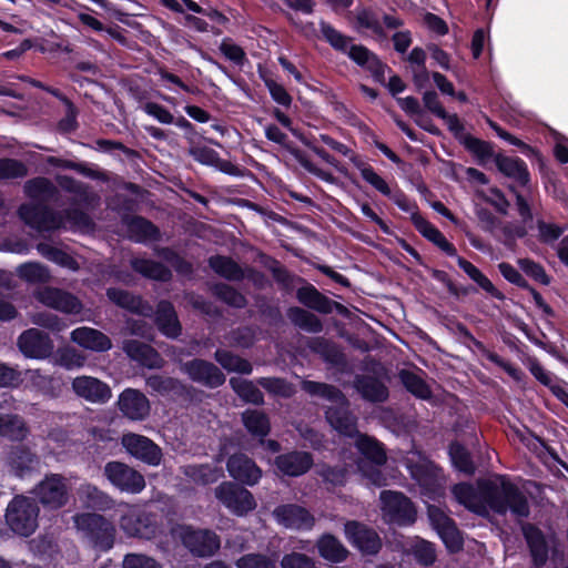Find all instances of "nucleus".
<instances>
[{"label": "nucleus", "instance_id": "obj_1", "mask_svg": "<svg viewBox=\"0 0 568 568\" xmlns=\"http://www.w3.org/2000/svg\"><path fill=\"white\" fill-rule=\"evenodd\" d=\"M452 493L455 499L467 509L484 515L488 509L504 515L510 511L518 518L529 515V505L524 493L505 476L480 481L478 487L470 484H457Z\"/></svg>", "mask_w": 568, "mask_h": 568}, {"label": "nucleus", "instance_id": "obj_2", "mask_svg": "<svg viewBox=\"0 0 568 568\" xmlns=\"http://www.w3.org/2000/svg\"><path fill=\"white\" fill-rule=\"evenodd\" d=\"M302 389L311 396H318L331 405L325 410L327 423L341 435L354 437L357 430V417L349 410V402L335 386L313 381H303Z\"/></svg>", "mask_w": 568, "mask_h": 568}, {"label": "nucleus", "instance_id": "obj_3", "mask_svg": "<svg viewBox=\"0 0 568 568\" xmlns=\"http://www.w3.org/2000/svg\"><path fill=\"white\" fill-rule=\"evenodd\" d=\"M19 215L26 224L38 231H54L67 227L87 231L93 226L90 216L78 209L54 212L42 203L21 205Z\"/></svg>", "mask_w": 568, "mask_h": 568}, {"label": "nucleus", "instance_id": "obj_4", "mask_svg": "<svg viewBox=\"0 0 568 568\" xmlns=\"http://www.w3.org/2000/svg\"><path fill=\"white\" fill-rule=\"evenodd\" d=\"M342 460L343 466H323L318 471L320 476L333 486H342L352 473L358 471L374 486L382 487L387 484L386 476L379 469L367 467L363 460L354 459L353 453L343 450Z\"/></svg>", "mask_w": 568, "mask_h": 568}, {"label": "nucleus", "instance_id": "obj_5", "mask_svg": "<svg viewBox=\"0 0 568 568\" xmlns=\"http://www.w3.org/2000/svg\"><path fill=\"white\" fill-rule=\"evenodd\" d=\"M79 532L97 549L110 550L115 540L116 529L112 521L97 513H81L73 516Z\"/></svg>", "mask_w": 568, "mask_h": 568}, {"label": "nucleus", "instance_id": "obj_6", "mask_svg": "<svg viewBox=\"0 0 568 568\" xmlns=\"http://www.w3.org/2000/svg\"><path fill=\"white\" fill-rule=\"evenodd\" d=\"M39 507L37 503L22 495L16 496L8 505L6 521L17 535L28 537L38 528Z\"/></svg>", "mask_w": 568, "mask_h": 568}, {"label": "nucleus", "instance_id": "obj_7", "mask_svg": "<svg viewBox=\"0 0 568 568\" xmlns=\"http://www.w3.org/2000/svg\"><path fill=\"white\" fill-rule=\"evenodd\" d=\"M116 513L120 515L119 526L128 537L151 539L158 532V526L152 515L136 505L119 503Z\"/></svg>", "mask_w": 568, "mask_h": 568}, {"label": "nucleus", "instance_id": "obj_8", "mask_svg": "<svg viewBox=\"0 0 568 568\" xmlns=\"http://www.w3.org/2000/svg\"><path fill=\"white\" fill-rule=\"evenodd\" d=\"M175 538L195 556L209 557L214 555L220 546V537L209 529H194L191 526H176L172 529Z\"/></svg>", "mask_w": 568, "mask_h": 568}, {"label": "nucleus", "instance_id": "obj_9", "mask_svg": "<svg viewBox=\"0 0 568 568\" xmlns=\"http://www.w3.org/2000/svg\"><path fill=\"white\" fill-rule=\"evenodd\" d=\"M214 495L216 499L233 515L245 516L256 508V501L253 494L246 488L232 483L224 481L220 484Z\"/></svg>", "mask_w": 568, "mask_h": 568}, {"label": "nucleus", "instance_id": "obj_10", "mask_svg": "<svg viewBox=\"0 0 568 568\" xmlns=\"http://www.w3.org/2000/svg\"><path fill=\"white\" fill-rule=\"evenodd\" d=\"M34 496L51 509L63 507L69 500L68 480L60 474L47 475L34 488Z\"/></svg>", "mask_w": 568, "mask_h": 568}, {"label": "nucleus", "instance_id": "obj_11", "mask_svg": "<svg viewBox=\"0 0 568 568\" xmlns=\"http://www.w3.org/2000/svg\"><path fill=\"white\" fill-rule=\"evenodd\" d=\"M384 517L389 523L408 525L415 521L416 511L412 501L402 493L383 490L379 496Z\"/></svg>", "mask_w": 568, "mask_h": 568}, {"label": "nucleus", "instance_id": "obj_12", "mask_svg": "<svg viewBox=\"0 0 568 568\" xmlns=\"http://www.w3.org/2000/svg\"><path fill=\"white\" fill-rule=\"evenodd\" d=\"M33 296L44 306L64 314L75 315L83 308L81 301L75 295L57 287H38L33 292Z\"/></svg>", "mask_w": 568, "mask_h": 568}, {"label": "nucleus", "instance_id": "obj_13", "mask_svg": "<svg viewBox=\"0 0 568 568\" xmlns=\"http://www.w3.org/2000/svg\"><path fill=\"white\" fill-rule=\"evenodd\" d=\"M104 475L110 483L121 491L139 494L145 487L144 477L120 462H110L104 466Z\"/></svg>", "mask_w": 568, "mask_h": 568}, {"label": "nucleus", "instance_id": "obj_14", "mask_svg": "<svg viewBox=\"0 0 568 568\" xmlns=\"http://www.w3.org/2000/svg\"><path fill=\"white\" fill-rule=\"evenodd\" d=\"M71 388L78 397L91 404H105L112 397L111 387L92 376L82 375L73 378Z\"/></svg>", "mask_w": 568, "mask_h": 568}, {"label": "nucleus", "instance_id": "obj_15", "mask_svg": "<svg viewBox=\"0 0 568 568\" xmlns=\"http://www.w3.org/2000/svg\"><path fill=\"white\" fill-rule=\"evenodd\" d=\"M181 371L193 382L210 388H216L225 382L224 374L213 363L204 359H192L181 365Z\"/></svg>", "mask_w": 568, "mask_h": 568}, {"label": "nucleus", "instance_id": "obj_16", "mask_svg": "<svg viewBox=\"0 0 568 568\" xmlns=\"http://www.w3.org/2000/svg\"><path fill=\"white\" fill-rule=\"evenodd\" d=\"M126 452L149 465L158 466L161 463L160 447L145 436L129 433L121 440Z\"/></svg>", "mask_w": 568, "mask_h": 568}, {"label": "nucleus", "instance_id": "obj_17", "mask_svg": "<svg viewBox=\"0 0 568 568\" xmlns=\"http://www.w3.org/2000/svg\"><path fill=\"white\" fill-rule=\"evenodd\" d=\"M18 347L26 357L43 359L52 353L53 343L42 331L29 328L19 336Z\"/></svg>", "mask_w": 568, "mask_h": 568}, {"label": "nucleus", "instance_id": "obj_18", "mask_svg": "<svg viewBox=\"0 0 568 568\" xmlns=\"http://www.w3.org/2000/svg\"><path fill=\"white\" fill-rule=\"evenodd\" d=\"M118 408L131 420H144L151 410L149 398L139 389L125 388L118 398Z\"/></svg>", "mask_w": 568, "mask_h": 568}, {"label": "nucleus", "instance_id": "obj_19", "mask_svg": "<svg viewBox=\"0 0 568 568\" xmlns=\"http://www.w3.org/2000/svg\"><path fill=\"white\" fill-rule=\"evenodd\" d=\"M39 465V456L23 445L11 447L6 456V466L8 470L20 478L38 470Z\"/></svg>", "mask_w": 568, "mask_h": 568}, {"label": "nucleus", "instance_id": "obj_20", "mask_svg": "<svg viewBox=\"0 0 568 568\" xmlns=\"http://www.w3.org/2000/svg\"><path fill=\"white\" fill-rule=\"evenodd\" d=\"M345 535L347 540L363 554L374 555L381 549L382 542L376 531L363 524L357 521L346 523Z\"/></svg>", "mask_w": 568, "mask_h": 568}, {"label": "nucleus", "instance_id": "obj_21", "mask_svg": "<svg viewBox=\"0 0 568 568\" xmlns=\"http://www.w3.org/2000/svg\"><path fill=\"white\" fill-rule=\"evenodd\" d=\"M226 467L232 478L247 486L256 485L263 474L255 462L245 454L232 455L227 460Z\"/></svg>", "mask_w": 568, "mask_h": 568}, {"label": "nucleus", "instance_id": "obj_22", "mask_svg": "<svg viewBox=\"0 0 568 568\" xmlns=\"http://www.w3.org/2000/svg\"><path fill=\"white\" fill-rule=\"evenodd\" d=\"M274 517L277 523L291 529H310L314 525V517L297 505H282L275 508Z\"/></svg>", "mask_w": 568, "mask_h": 568}, {"label": "nucleus", "instance_id": "obj_23", "mask_svg": "<svg viewBox=\"0 0 568 568\" xmlns=\"http://www.w3.org/2000/svg\"><path fill=\"white\" fill-rule=\"evenodd\" d=\"M313 463L312 455L306 452H290L275 458L277 470L291 477L304 475L313 466Z\"/></svg>", "mask_w": 568, "mask_h": 568}, {"label": "nucleus", "instance_id": "obj_24", "mask_svg": "<svg viewBox=\"0 0 568 568\" xmlns=\"http://www.w3.org/2000/svg\"><path fill=\"white\" fill-rule=\"evenodd\" d=\"M355 437V447L362 455V458L354 457V459L363 460L367 467H374L376 469H378V466H382L386 463V452L378 440H376L374 437L361 433H358Z\"/></svg>", "mask_w": 568, "mask_h": 568}, {"label": "nucleus", "instance_id": "obj_25", "mask_svg": "<svg viewBox=\"0 0 568 568\" xmlns=\"http://www.w3.org/2000/svg\"><path fill=\"white\" fill-rule=\"evenodd\" d=\"M78 497L83 507L98 511H108L118 505L111 496L89 483L80 485Z\"/></svg>", "mask_w": 568, "mask_h": 568}, {"label": "nucleus", "instance_id": "obj_26", "mask_svg": "<svg viewBox=\"0 0 568 568\" xmlns=\"http://www.w3.org/2000/svg\"><path fill=\"white\" fill-rule=\"evenodd\" d=\"M70 337L73 343L93 352H106L112 347L111 339L92 327H78L71 332Z\"/></svg>", "mask_w": 568, "mask_h": 568}, {"label": "nucleus", "instance_id": "obj_27", "mask_svg": "<svg viewBox=\"0 0 568 568\" xmlns=\"http://www.w3.org/2000/svg\"><path fill=\"white\" fill-rule=\"evenodd\" d=\"M123 349L130 358L145 367L160 368L163 365V358L160 354L145 343L135 339L126 341Z\"/></svg>", "mask_w": 568, "mask_h": 568}, {"label": "nucleus", "instance_id": "obj_28", "mask_svg": "<svg viewBox=\"0 0 568 568\" xmlns=\"http://www.w3.org/2000/svg\"><path fill=\"white\" fill-rule=\"evenodd\" d=\"M523 534L528 544L534 565L538 568L544 566L548 559V545L542 531L530 524H525Z\"/></svg>", "mask_w": 568, "mask_h": 568}, {"label": "nucleus", "instance_id": "obj_29", "mask_svg": "<svg viewBox=\"0 0 568 568\" xmlns=\"http://www.w3.org/2000/svg\"><path fill=\"white\" fill-rule=\"evenodd\" d=\"M181 471L190 481L202 486L213 484L223 476V468L212 464L185 465Z\"/></svg>", "mask_w": 568, "mask_h": 568}, {"label": "nucleus", "instance_id": "obj_30", "mask_svg": "<svg viewBox=\"0 0 568 568\" xmlns=\"http://www.w3.org/2000/svg\"><path fill=\"white\" fill-rule=\"evenodd\" d=\"M155 323L162 334L175 338L181 334V325L171 303L162 301L158 304Z\"/></svg>", "mask_w": 568, "mask_h": 568}, {"label": "nucleus", "instance_id": "obj_31", "mask_svg": "<svg viewBox=\"0 0 568 568\" xmlns=\"http://www.w3.org/2000/svg\"><path fill=\"white\" fill-rule=\"evenodd\" d=\"M345 53L358 65L369 70L375 77H384L386 65L366 47L351 43Z\"/></svg>", "mask_w": 568, "mask_h": 568}, {"label": "nucleus", "instance_id": "obj_32", "mask_svg": "<svg viewBox=\"0 0 568 568\" xmlns=\"http://www.w3.org/2000/svg\"><path fill=\"white\" fill-rule=\"evenodd\" d=\"M106 295L115 305L125 308L130 312L149 316L152 313V307L144 304L143 301L128 291L119 288H109Z\"/></svg>", "mask_w": 568, "mask_h": 568}, {"label": "nucleus", "instance_id": "obj_33", "mask_svg": "<svg viewBox=\"0 0 568 568\" xmlns=\"http://www.w3.org/2000/svg\"><path fill=\"white\" fill-rule=\"evenodd\" d=\"M495 162L503 174L517 181L523 186L528 185L529 172L526 163L521 159L497 155Z\"/></svg>", "mask_w": 568, "mask_h": 568}, {"label": "nucleus", "instance_id": "obj_34", "mask_svg": "<svg viewBox=\"0 0 568 568\" xmlns=\"http://www.w3.org/2000/svg\"><path fill=\"white\" fill-rule=\"evenodd\" d=\"M354 387L369 402H384L388 397L387 387L373 376H356Z\"/></svg>", "mask_w": 568, "mask_h": 568}, {"label": "nucleus", "instance_id": "obj_35", "mask_svg": "<svg viewBox=\"0 0 568 568\" xmlns=\"http://www.w3.org/2000/svg\"><path fill=\"white\" fill-rule=\"evenodd\" d=\"M124 222L129 236L135 242L143 243L159 240L160 232L150 221L141 216H133Z\"/></svg>", "mask_w": 568, "mask_h": 568}, {"label": "nucleus", "instance_id": "obj_36", "mask_svg": "<svg viewBox=\"0 0 568 568\" xmlns=\"http://www.w3.org/2000/svg\"><path fill=\"white\" fill-rule=\"evenodd\" d=\"M414 223L420 234H423L426 239H428L434 244H436L447 255H449V256L457 255V251H456L455 246L452 243H449L446 240V237L443 235V233L438 229H436L433 224H430L428 221L424 220L423 217H416L414 220Z\"/></svg>", "mask_w": 568, "mask_h": 568}, {"label": "nucleus", "instance_id": "obj_37", "mask_svg": "<svg viewBox=\"0 0 568 568\" xmlns=\"http://www.w3.org/2000/svg\"><path fill=\"white\" fill-rule=\"evenodd\" d=\"M298 301L320 313L328 314L333 310V301L321 294L314 286H304L297 291Z\"/></svg>", "mask_w": 568, "mask_h": 568}, {"label": "nucleus", "instance_id": "obj_38", "mask_svg": "<svg viewBox=\"0 0 568 568\" xmlns=\"http://www.w3.org/2000/svg\"><path fill=\"white\" fill-rule=\"evenodd\" d=\"M316 546L321 557L329 562H342L348 555V550L332 535H324Z\"/></svg>", "mask_w": 568, "mask_h": 568}, {"label": "nucleus", "instance_id": "obj_39", "mask_svg": "<svg viewBox=\"0 0 568 568\" xmlns=\"http://www.w3.org/2000/svg\"><path fill=\"white\" fill-rule=\"evenodd\" d=\"M131 266L143 276L155 281L166 282L172 276L171 271L163 264L148 258H133Z\"/></svg>", "mask_w": 568, "mask_h": 568}, {"label": "nucleus", "instance_id": "obj_40", "mask_svg": "<svg viewBox=\"0 0 568 568\" xmlns=\"http://www.w3.org/2000/svg\"><path fill=\"white\" fill-rule=\"evenodd\" d=\"M28 433V427L21 416L0 415V436L11 440H23Z\"/></svg>", "mask_w": 568, "mask_h": 568}, {"label": "nucleus", "instance_id": "obj_41", "mask_svg": "<svg viewBox=\"0 0 568 568\" xmlns=\"http://www.w3.org/2000/svg\"><path fill=\"white\" fill-rule=\"evenodd\" d=\"M242 420L247 432L253 436L263 438L270 433V419L262 410L247 409L242 414Z\"/></svg>", "mask_w": 568, "mask_h": 568}, {"label": "nucleus", "instance_id": "obj_42", "mask_svg": "<svg viewBox=\"0 0 568 568\" xmlns=\"http://www.w3.org/2000/svg\"><path fill=\"white\" fill-rule=\"evenodd\" d=\"M351 161L355 165L356 169L359 170L362 178L371 184L374 189L381 192L385 196L392 195V189L387 184V182L378 175L375 170L362 161L358 156H352Z\"/></svg>", "mask_w": 568, "mask_h": 568}, {"label": "nucleus", "instance_id": "obj_43", "mask_svg": "<svg viewBox=\"0 0 568 568\" xmlns=\"http://www.w3.org/2000/svg\"><path fill=\"white\" fill-rule=\"evenodd\" d=\"M209 265L217 275L226 280L239 281L243 277L242 268L230 257L221 255L211 256Z\"/></svg>", "mask_w": 568, "mask_h": 568}, {"label": "nucleus", "instance_id": "obj_44", "mask_svg": "<svg viewBox=\"0 0 568 568\" xmlns=\"http://www.w3.org/2000/svg\"><path fill=\"white\" fill-rule=\"evenodd\" d=\"M24 191L30 197L39 202H49L54 199L57 193V189L52 182L44 178L28 181L24 185Z\"/></svg>", "mask_w": 568, "mask_h": 568}, {"label": "nucleus", "instance_id": "obj_45", "mask_svg": "<svg viewBox=\"0 0 568 568\" xmlns=\"http://www.w3.org/2000/svg\"><path fill=\"white\" fill-rule=\"evenodd\" d=\"M215 359L227 372H236L240 374L252 373V365L248 361L229 351L217 349L215 352Z\"/></svg>", "mask_w": 568, "mask_h": 568}, {"label": "nucleus", "instance_id": "obj_46", "mask_svg": "<svg viewBox=\"0 0 568 568\" xmlns=\"http://www.w3.org/2000/svg\"><path fill=\"white\" fill-rule=\"evenodd\" d=\"M230 384L233 390L245 402L255 405L263 404L264 396L256 385L251 381L232 377Z\"/></svg>", "mask_w": 568, "mask_h": 568}, {"label": "nucleus", "instance_id": "obj_47", "mask_svg": "<svg viewBox=\"0 0 568 568\" xmlns=\"http://www.w3.org/2000/svg\"><path fill=\"white\" fill-rule=\"evenodd\" d=\"M145 383L151 392L160 395L181 394L184 390V385L172 377L151 375L146 378Z\"/></svg>", "mask_w": 568, "mask_h": 568}, {"label": "nucleus", "instance_id": "obj_48", "mask_svg": "<svg viewBox=\"0 0 568 568\" xmlns=\"http://www.w3.org/2000/svg\"><path fill=\"white\" fill-rule=\"evenodd\" d=\"M288 317L296 326L306 332L318 333L323 328V325L316 315L300 307L290 308Z\"/></svg>", "mask_w": 568, "mask_h": 568}, {"label": "nucleus", "instance_id": "obj_49", "mask_svg": "<svg viewBox=\"0 0 568 568\" xmlns=\"http://www.w3.org/2000/svg\"><path fill=\"white\" fill-rule=\"evenodd\" d=\"M20 278L32 284H43L50 281L48 268L36 262L24 263L18 267Z\"/></svg>", "mask_w": 568, "mask_h": 568}, {"label": "nucleus", "instance_id": "obj_50", "mask_svg": "<svg viewBox=\"0 0 568 568\" xmlns=\"http://www.w3.org/2000/svg\"><path fill=\"white\" fill-rule=\"evenodd\" d=\"M449 456L453 465L465 474L471 475L475 471L474 463L469 453L458 443L449 446Z\"/></svg>", "mask_w": 568, "mask_h": 568}, {"label": "nucleus", "instance_id": "obj_51", "mask_svg": "<svg viewBox=\"0 0 568 568\" xmlns=\"http://www.w3.org/2000/svg\"><path fill=\"white\" fill-rule=\"evenodd\" d=\"M37 250L43 257H45L59 265H62V266H65V267L72 268V270L77 268V262L68 253H65L57 247H53L47 243H39L37 245Z\"/></svg>", "mask_w": 568, "mask_h": 568}, {"label": "nucleus", "instance_id": "obj_52", "mask_svg": "<svg viewBox=\"0 0 568 568\" xmlns=\"http://www.w3.org/2000/svg\"><path fill=\"white\" fill-rule=\"evenodd\" d=\"M257 384L272 395L291 397L294 389L290 383L280 377H261Z\"/></svg>", "mask_w": 568, "mask_h": 568}, {"label": "nucleus", "instance_id": "obj_53", "mask_svg": "<svg viewBox=\"0 0 568 568\" xmlns=\"http://www.w3.org/2000/svg\"><path fill=\"white\" fill-rule=\"evenodd\" d=\"M400 379L407 390H409L415 396L426 399L430 396V390L426 383L416 374L403 371L400 372Z\"/></svg>", "mask_w": 568, "mask_h": 568}, {"label": "nucleus", "instance_id": "obj_54", "mask_svg": "<svg viewBox=\"0 0 568 568\" xmlns=\"http://www.w3.org/2000/svg\"><path fill=\"white\" fill-rule=\"evenodd\" d=\"M321 32L324 39L336 50L346 52L348 50V45L351 44V38L342 34L331 24L325 21H321Z\"/></svg>", "mask_w": 568, "mask_h": 568}, {"label": "nucleus", "instance_id": "obj_55", "mask_svg": "<svg viewBox=\"0 0 568 568\" xmlns=\"http://www.w3.org/2000/svg\"><path fill=\"white\" fill-rule=\"evenodd\" d=\"M31 322L34 325L44 327L51 332H61L68 327L67 323L61 317L50 312H39L32 314Z\"/></svg>", "mask_w": 568, "mask_h": 568}, {"label": "nucleus", "instance_id": "obj_56", "mask_svg": "<svg viewBox=\"0 0 568 568\" xmlns=\"http://www.w3.org/2000/svg\"><path fill=\"white\" fill-rule=\"evenodd\" d=\"M214 294L230 306L242 308L246 305L245 297L226 284H216L213 287Z\"/></svg>", "mask_w": 568, "mask_h": 568}, {"label": "nucleus", "instance_id": "obj_57", "mask_svg": "<svg viewBox=\"0 0 568 568\" xmlns=\"http://www.w3.org/2000/svg\"><path fill=\"white\" fill-rule=\"evenodd\" d=\"M475 215L478 221L480 230L497 236V231L501 226V221L493 214L488 209L476 205Z\"/></svg>", "mask_w": 568, "mask_h": 568}, {"label": "nucleus", "instance_id": "obj_58", "mask_svg": "<svg viewBox=\"0 0 568 568\" xmlns=\"http://www.w3.org/2000/svg\"><path fill=\"white\" fill-rule=\"evenodd\" d=\"M28 174L24 163L16 159H0V180L19 179Z\"/></svg>", "mask_w": 568, "mask_h": 568}, {"label": "nucleus", "instance_id": "obj_59", "mask_svg": "<svg viewBox=\"0 0 568 568\" xmlns=\"http://www.w3.org/2000/svg\"><path fill=\"white\" fill-rule=\"evenodd\" d=\"M237 568H276V560L262 554H247L236 560Z\"/></svg>", "mask_w": 568, "mask_h": 568}, {"label": "nucleus", "instance_id": "obj_60", "mask_svg": "<svg viewBox=\"0 0 568 568\" xmlns=\"http://www.w3.org/2000/svg\"><path fill=\"white\" fill-rule=\"evenodd\" d=\"M415 559L425 566L432 565L436 559L435 547L432 542L426 540H417L412 547Z\"/></svg>", "mask_w": 568, "mask_h": 568}, {"label": "nucleus", "instance_id": "obj_61", "mask_svg": "<svg viewBox=\"0 0 568 568\" xmlns=\"http://www.w3.org/2000/svg\"><path fill=\"white\" fill-rule=\"evenodd\" d=\"M518 265L528 276L540 284L548 285L550 283V277L546 274L545 268L540 264L529 258H520Z\"/></svg>", "mask_w": 568, "mask_h": 568}, {"label": "nucleus", "instance_id": "obj_62", "mask_svg": "<svg viewBox=\"0 0 568 568\" xmlns=\"http://www.w3.org/2000/svg\"><path fill=\"white\" fill-rule=\"evenodd\" d=\"M158 255L162 257L164 261L170 263L178 273L180 274H190L192 272V265L183 260L178 253L173 250L163 247L158 250Z\"/></svg>", "mask_w": 568, "mask_h": 568}, {"label": "nucleus", "instance_id": "obj_63", "mask_svg": "<svg viewBox=\"0 0 568 568\" xmlns=\"http://www.w3.org/2000/svg\"><path fill=\"white\" fill-rule=\"evenodd\" d=\"M437 532L450 551L455 552L462 548L463 540L454 521L439 529Z\"/></svg>", "mask_w": 568, "mask_h": 568}, {"label": "nucleus", "instance_id": "obj_64", "mask_svg": "<svg viewBox=\"0 0 568 568\" xmlns=\"http://www.w3.org/2000/svg\"><path fill=\"white\" fill-rule=\"evenodd\" d=\"M282 568H316L312 558L304 554L292 552L285 555L281 560Z\"/></svg>", "mask_w": 568, "mask_h": 568}]
</instances>
